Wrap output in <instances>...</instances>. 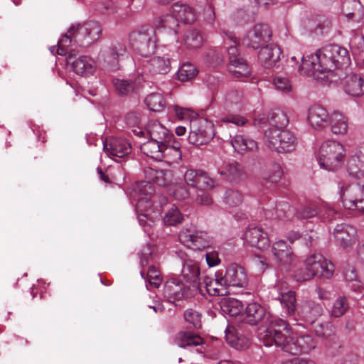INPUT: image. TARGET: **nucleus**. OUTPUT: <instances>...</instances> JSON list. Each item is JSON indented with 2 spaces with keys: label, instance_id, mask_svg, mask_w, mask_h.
Here are the masks:
<instances>
[{
  "label": "nucleus",
  "instance_id": "39",
  "mask_svg": "<svg viewBox=\"0 0 364 364\" xmlns=\"http://www.w3.org/2000/svg\"><path fill=\"white\" fill-rule=\"evenodd\" d=\"M224 107L230 111L240 110L242 107V95L237 90L228 92L224 97Z\"/></svg>",
  "mask_w": 364,
  "mask_h": 364
},
{
  "label": "nucleus",
  "instance_id": "18",
  "mask_svg": "<svg viewBox=\"0 0 364 364\" xmlns=\"http://www.w3.org/2000/svg\"><path fill=\"white\" fill-rule=\"evenodd\" d=\"M200 267L195 260L187 259L185 260L181 269L183 278L191 284L193 291H202V284L200 282Z\"/></svg>",
  "mask_w": 364,
  "mask_h": 364
},
{
  "label": "nucleus",
  "instance_id": "58",
  "mask_svg": "<svg viewBox=\"0 0 364 364\" xmlns=\"http://www.w3.org/2000/svg\"><path fill=\"white\" fill-rule=\"evenodd\" d=\"M113 85L120 95H127L131 92L134 89V85L132 81L122 79H114Z\"/></svg>",
  "mask_w": 364,
  "mask_h": 364
},
{
  "label": "nucleus",
  "instance_id": "46",
  "mask_svg": "<svg viewBox=\"0 0 364 364\" xmlns=\"http://www.w3.org/2000/svg\"><path fill=\"white\" fill-rule=\"evenodd\" d=\"M268 129H286L285 127L289 124V118L284 111L276 110L271 114Z\"/></svg>",
  "mask_w": 364,
  "mask_h": 364
},
{
  "label": "nucleus",
  "instance_id": "36",
  "mask_svg": "<svg viewBox=\"0 0 364 364\" xmlns=\"http://www.w3.org/2000/svg\"><path fill=\"white\" fill-rule=\"evenodd\" d=\"M279 301L285 314L289 316H296V295L292 291L279 292Z\"/></svg>",
  "mask_w": 364,
  "mask_h": 364
},
{
  "label": "nucleus",
  "instance_id": "43",
  "mask_svg": "<svg viewBox=\"0 0 364 364\" xmlns=\"http://www.w3.org/2000/svg\"><path fill=\"white\" fill-rule=\"evenodd\" d=\"M149 70L156 74H166L170 70L171 63L165 57H154L149 61Z\"/></svg>",
  "mask_w": 364,
  "mask_h": 364
},
{
  "label": "nucleus",
  "instance_id": "3",
  "mask_svg": "<svg viewBox=\"0 0 364 364\" xmlns=\"http://www.w3.org/2000/svg\"><path fill=\"white\" fill-rule=\"evenodd\" d=\"M303 264L304 267L297 269L294 274L297 282L309 281L315 277L329 279L334 272L333 264L319 253L308 255Z\"/></svg>",
  "mask_w": 364,
  "mask_h": 364
},
{
  "label": "nucleus",
  "instance_id": "9",
  "mask_svg": "<svg viewBox=\"0 0 364 364\" xmlns=\"http://www.w3.org/2000/svg\"><path fill=\"white\" fill-rule=\"evenodd\" d=\"M75 26V43L88 46L96 41L102 34V28L96 21H88Z\"/></svg>",
  "mask_w": 364,
  "mask_h": 364
},
{
  "label": "nucleus",
  "instance_id": "53",
  "mask_svg": "<svg viewBox=\"0 0 364 364\" xmlns=\"http://www.w3.org/2000/svg\"><path fill=\"white\" fill-rule=\"evenodd\" d=\"M146 279L149 284L154 288H159L162 282L161 272L159 269L154 265L149 267L146 272Z\"/></svg>",
  "mask_w": 364,
  "mask_h": 364
},
{
  "label": "nucleus",
  "instance_id": "41",
  "mask_svg": "<svg viewBox=\"0 0 364 364\" xmlns=\"http://www.w3.org/2000/svg\"><path fill=\"white\" fill-rule=\"evenodd\" d=\"M75 43V26H71L68 32L58 41L57 53L60 55L73 54V50H69L68 48Z\"/></svg>",
  "mask_w": 364,
  "mask_h": 364
},
{
  "label": "nucleus",
  "instance_id": "35",
  "mask_svg": "<svg viewBox=\"0 0 364 364\" xmlns=\"http://www.w3.org/2000/svg\"><path fill=\"white\" fill-rule=\"evenodd\" d=\"M175 342L181 348L198 346L204 343L203 339L200 336L186 331L179 332L175 338Z\"/></svg>",
  "mask_w": 364,
  "mask_h": 364
},
{
  "label": "nucleus",
  "instance_id": "23",
  "mask_svg": "<svg viewBox=\"0 0 364 364\" xmlns=\"http://www.w3.org/2000/svg\"><path fill=\"white\" fill-rule=\"evenodd\" d=\"M329 117L326 109L321 105H314L308 110L307 120L313 128L323 129L328 126Z\"/></svg>",
  "mask_w": 364,
  "mask_h": 364
},
{
  "label": "nucleus",
  "instance_id": "57",
  "mask_svg": "<svg viewBox=\"0 0 364 364\" xmlns=\"http://www.w3.org/2000/svg\"><path fill=\"white\" fill-rule=\"evenodd\" d=\"M314 330L317 336L327 338L333 333V326L329 323H314Z\"/></svg>",
  "mask_w": 364,
  "mask_h": 364
},
{
  "label": "nucleus",
  "instance_id": "14",
  "mask_svg": "<svg viewBox=\"0 0 364 364\" xmlns=\"http://www.w3.org/2000/svg\"><path fill=\"white\" fill-rule=\"evenodd\" d=\"M333 235L336 244L345 250L352 249L358 240L357 229L350 224H338Z\"/></svg>",
  "mask_w": 364,
  "mask_h": 364
},
{
  "label": "nucleus",
  "instance_id": "52",
  "mask_svg": "<svg viewBox=\"0 0 364 364\" xmlns=\"http://www.w3.org/2000/svg\"><path fill=\"white\" fill-rule=\"evenodd\" d=\"M185 321L191 324L194 328L201 327V314L194 309H188L183 314Z\"/></svg>",
  "mask_w": 364,
  "mask_h": 364
},
{
  "label": "nucleus",
  "instance_id": "51",
  "mask_svg": "<svg viewBox=\"0 0 364 364\" xmlns=\"http://www.w3.org/2000/svg\"><path fill=\"white\" fill-rule=\"evenodd\" d=\"M183 220V217L182 214L175 205L171 208L164 218V223L168 225H176L181 223Z\"/></svg>",
  "mask_w": 364,
  "mask_h": 364
},
{
  "label": "nucleus",
  "instance_id": "56",
  "mask_svg": "<svg viewBox=\"0 0 364 364\" xmlns=\"http://www.w3.org/2000/svg\"><path fill=\"white\" fill-rule=\"evenodd\" d=\"M148 211H137L138 220L141 225L145 226L146 225V220L153 222L157 219L161 214V210L156 209V210H151V208H148Z\"/></svg>",
  "mask_w": 364,
  "mask_h": 364
},
{
  "label": "nucleus",
  "instance_id": "42",
  "mask_svg": "<svg viewBox=\"0 0 364 364\" xmlns=\"http://www.w3.org/2000/svg\"><path fill=\"white\" fill-rule=\"evenodd\" d=\"M183 43L187 48L196 50L202 47L203 39L198 31L189 30L184 34Z\"/></svg>",
  "mask_w": 364,
  "mask_h": 364
},
{
  "label": "nucleus",
  "instance_id": "19",
  "mask_svg": "<svg viewBox=\"0 0 364 364\" xmlns=\"http://www.w3.org/2000/svg\"><path fill=\"white\" fill-rule=\"evenodd\" d=\"M322 306L312 301H303L297 308L296 316L300 319L313 324L323 314Z\"/></svg>",
  "mask_w": 364,
  "mask_h": 364
},
{
  "label": "nucleus",
  "instance_id": "16",
  "mask_svg": "<svg viewBox=\"0 0 364 364\" xmlns=\"http://www.w3.org/2000/svg\"><path fill=\"white\" fill-rule=\"evenodd\" d=\"M183 178L186 186L199 190L212 189L216 184L213 178L201 170L188 169Z\"/></svg>",
  "mask_w": 364,
  "mask_h": 364
},
{
  "label": "nucleus",
  "instance_id": "47",
  "mask_svg": "<svg viewBox=\"0 0 364 364\" xmlns=\"http://www.w3.org/2000/svg\"><path fill=\"white\" fill-rule=\"evenodd\" d=\"M164 159L177 161L181 159V144L176 139L166 143L164 149Z\"/></svg>",
  "mask_w": 364,
  "mask_h": 364
},
{
  "label": "nucleus",
  "instance_id": "2",
  "mask_svg": "<svg viewBox=\"0 0 364 364\" xmlns=\"http://www.w3.org/2000/svg\"><path fill=\"white\" fill-rule=\"evenodd\" d=\"M350 63L348 50L337 45L318 50L314 54L302 57L299 71L304 75L326 81H336L331 77L336 69Z\"/></svg>",
  "mask_w": 364,
  "mask_h": 364
},
{
  "label": "nucleus",
  "instance_id": "40",
  "mask_svg": "<svg viewBox=\"0 0 364 364\" xmlns=\"http://www.w3.org/2000/svg\"><path fill=\"white\" fill-rule=\"evenodd\" d=\"M99 60L106 64V67L111 70L117 68L119 60L114 53L111 43L109 46H104L100 51Z\"/></svg>",
  "mask_w": 364,
  "mask_h": 364
},
{
  "label": "nucleus",
  "instance_id": "59",
  "mask_svg": "<svg viewBox=\"0 0 364 364\" xmlns=\"http://www.w3.org/2000/svg\"><path fill=\"white\" fill-rule=\"evenodd\" d=\"M273 85L278 91L284 93H289L292 89L289 80L283 76H276L273 80Z\"/></svg>",
  "mask_w": 364,
  "mask_h": 364
},
{
  "label": "nucleus",
  "instance_id": "44",
  "mask_svg": "<svg viewBox=\"0 0 364 364\" xmlns=\"http://www.w3.org/2000/svg\"><path fill=\"white\" fill-rule=\"evenodd\" d=\"M126 124L132 128V132L136 136L142 137L144 136V131L141 125V119L139 114L136 112H129L125 116Z\"/></svg>",
  "mask_w": 364,
  "mask_h": 364
},
{
  "label": "nucleus",
  "instance_id": "38",
  "mask_svg": "<svg viewBox=\"0 0 364 364\" xmlns=\"http://www.w3.org/2000/svg\"><path fill=\"white\" fill-rule=\"evenodd\" d=\"M220 306L223 312L230 316L239 315L243 309V305L240 301L230 297L222 299Z\"/></svg>",
  "mask_w": 364,
  "mask_h": 364
},
{
  "label": "nucleus",
  "instance_id": "49",
  "mask_svg": "<svg viewBox=\"0 0 364 364\" xmlns=\"http://www.w3.org/2000/svg\"><path fill=\"white\" fill-rule=\"evenodd\" d=\"M198 70L196 67L190 63H183L178 70V78L181 82L191 80L198 75Z\"/></svg>",
  "mask_w": 364,
  "mask_h": 364
},
{
  "label": "nucleus",
  "instance_id": "11",
  "mask_svg": "<svg viewBox=\"0 0 364 364\" xmlns=\"http://www.w3.org/2000/svg\"><path fill=\"white\" fill-rule=\"evenodd\" d=\"M154 189L147 181H139L135 183L132 191V198L136 200L137 211H148V208L153 206L151 198Z\"/></svg>",
  "mask_w": 364,
  "mask_h": 364
},
{
  "label": "nucleus",
  "instance_id": "7",
  "mask_svg": "<svg viewBox=\"0 0 364 364\" xmlns=\"http://www.w3.org/2000/svg\"><path fill=\"white\" fill-rule=\"evenodd\" d=\"M213 124L203 118L192 119L188 141L195 146L208 144L214 136Z\"/></svg>",
  "mask_w": 364,
  "mask_h": 364
},
{
  "label": "nucleus",
  "instance_id": "37",
  "mask_svg": "<svg viewBox=\"0 0 364 364\" xmlns=\"http://www.w3.org/2000/svg\"><path fill=\"white\" fill-rule=\"evenodd\" d=\"M231 144L234 149L240 154H244L247 151L257 149V144L252 139L243 135H236L231 139Z\"/></svg>",
  "mask_w": 364,
  "mask_h": 364
},
{
  "label": "nucleus",
  "instance_id": "12",
  "mask_svg": "<svg viewBox=\"0 0 364 364\" xmlns=\"http://www.w3.org/2000/svg\"><path fill=\"white\" fill-rule=\"evenodd\" d=\"M228 38L236 43L235 38L232 34L227 35ZM228 53L229 55L230 63L228 70L236 77H247L250 73V69L245 60L239 57L237 55V49L235 45L228 47Z\"/></svg>",
  "mask_w": 364,
  "mask_h": 364
},
{
  "label": "nucleus",
  "instance_id": "60",
  "mask_svg": "<svg viewBox=\"0 0 364 364\" xmlns=\"http://www.w3.org/2000/svg\"><path fill=\"white\" fill-rule=\"evenodd\" d=\"M345 279L348 282L351 283L350 287L355 291H360L362 288V285L360 281L358 279V276L355 270L353 268H348L346 269L344 273Z\"/></svg>",
  "mask_w": 364,
  "mask_h": 364
},
{
  "label": "nucleus",
  "instance_id": "22",
  "mask_svg": "<svg viewBox=\"0 0 364 364\" xmlns=\"http://www.w3.org/2000/svg\"><path fill=\"white\" fill-rule=\"evenodd\" d=\"M223 273H217L215 279L211 278L208 276L203 277L202 291H199L203 294V291L205 290L209 294L214 296H225L228 294V285L224 284Z\"/></svg>",
  "mask_w": 364,
  "mask_h": 364
},
{
  "label": "nucleus",
  "instance_id": "8",
  "mask_svg": "<svg viewBox=\"0 0 364 364\" xmlns=\"http://www.w3.org/2000/svg\"><path fill=\"white\" fill-rule=\"evenodd\" d=\"M340 194L346 208L364 212V185L351 184L341 187Z\"/></svg>",
  "mask_w": 364,
  "mask_h": 364
},
{
  "label": "nucleus",
  "instance_id": "5",
  "mask_svg": "<svg viewBox=\"0 0 364 364\" xmlns=\"http://www.w3.org/2000/svg\"><path fill=\"white\" fill-rule=\"evenodd\" d=\"M264 144L278 153H289L296 149L297 139L288 129H267L264 132Z\"/></svg>",
  "mask_w": 364,
  "mask_h": 364
},
{
  "label": "nucleus",
  "instance_id": "31",
  "mask_svg": "<svg viewBox=\"0 0 364 364\" xmlns=\"http://www.w3.org/2000/svg\"><path fill=\"white\" fill-rule=\"evenodd\" d=\"M328 125L334 134L343 135L348 131V118L343 113L334 111L330 114Z\"/></svg>",
  "mask_w": 364,
  "mask_h": 364
},
{
  "label": "nucleus",
  "instance_id": "29",
  "mask_svg": "<svg viewBox=\"0 0 364 364\" xmlns=\"http://www.w3.org/2000/svg\"><path fill=\"white\" fill-rule=\"evenodd\" d=\"M347 171L351 176H364V147L350 156L347 162Z\"/></svg>",
  "mask_w": 364,
  "mask_h": 364
},
{
  "label": "nucleus",
  "instance_id": "4",
  "mask_svg": "<svg viewBox=\"0 0 364 364\" xmlns=\"http://www.w3.org/2000/svg\"><path fill=\"white\" fill-rule=\"evenodd\" d=\"M345 156L346 150L341 143L328 140L321 146L318 161L321 168L333 171L341 166Z\"/></svg>",
  "mask_w": 364,
  "mask_h": 364
},
{
  "label": "nucleus",
  "instance_id": "33",
  "mask_svg": "<svg viewBox=\"0 0 364 364\" xmlns=\"http://www.w3.org/2000/svg\"><path fill=\"white\" fill-rule=\"evenodd\" d=\"M172 14L178 21L184 23H191L196 19V14L193 9L180 3H176L172 6Z\"/></svg>",
  "mask_w": 364,
  "mask_h": 364
},
{
  "label": "nucleus",
  "instance_id": "32",
  "mask_svg": "<svg viewBox=\"0 0 364 364\" xmlns=\"http://www.w3.org/2000/svg\"><path fill=\"white\" fill-rule=\"evenodd\" d=\"M146 178L151 182L157 184L159 186H166L170 182L171 173L167 170H155L152 168H146L144 169Z\"/></svg>",
  "mask_w": 364,
  "mask_h": 364
},
{
  "label": "nucleus",
  "instance_id": "48",
  "mask_svg": "<svg viewBox=\"0 0 364 364\" xmlns=\"http://www.w3.org/2000/svg\"><path fill=\"white\" fill-rule=\"evenodd\" d=\"M148 108L153 112H160L165 107L164 97L160 93H151L145 99Z\"/></svg>",
  "mask_w": 364,
  "mask_h": 364
},
{
  "label": "nucleus",
  "instance_id": "17",
  "mask_svg": "<svg viewBox=\"0 0 364 364\" xmlns=\"http://www.w3.org/2000/svg\"><path fill=\"white\" fill-rule=\"evenodd\" d=\"M277 318L271 316L265 308L257 302L250 303L245 311V321L251 326L264 323L269 326L271 320Z\"/></svg>",
  "mask_w": 364,
  "mask_h": 364
},
{
  "label": "nucleus",
  "instance_id": "21",
  "mask_svg": "<svg viewBox=\"0 0 364 364\" xmlns=\"http://www.w3.org/2000/svg\"><path fill=\"white\" fill-rule=\"evenodd\" d=\"M223 276L224 284H227L228 287H244L247 284L245 269L237 264H230L228 266Z\"/></svg>",
  "mask_w": 364,
  "mask_h": 364
},
{
  "label": "nucleus",
  "instance_id": "54",
  "mask_svg": "<svg viewBox=\"0 0 364 364\" xmlns=\"http://www.w3.org/2000/svg\"><path fill=\"white\" fill-rule=\"evenodd\" d=\"M178 27V21L173 14L164 16L157 25L159 29H164L174 33H176Z\"/></svg>",
  "mask_w": 364,
  "mask_h": 364
},
{
  "label": "nucleus",
  "instance_id": "63",
  "mask_svg": "<svg viewBox=\"0 0 364 364\" xmlns=\"http://www.w3.org/2000/svg\"><path fill=\"white\" fill-rule=\"evenodd\" d=\"M318 215V210L315 205H306L296 212V217L301 219H309Z\"/></svg>",
  "mask_w": 364,
  "mask_h": 364
},
{
  "label": "nucleus",
  "instance_id": "13",
  "mask_svg": "<svg viewBox=\"0 0 364 364\" xmlns=\"http://www.w3.org/2000/svg\"><path fill=\"white\" fill-rule=\"evenodd\" d=\"M196 292L193 291L191 287L186 288L185 285L177 279H168L164 287V296L171 303L192 296Z\"/></svg>",
  "mask_w": 364,
  "mask_h": 364
},
{
  "label": "nucleus",
  "instance_id": "10",
  "mask_svg": "<svg viewBox=\"0 0 364 364\" xmlns=\"http://www.w3.org/2000/svg\"><path fill=\"white\" fill-rule=\"evenodd\" d=\"M272 35V31L267 24L257 23L248 31L242 42L244 46L256 50L269 41Z\"/></svg>",
  "mask_w": 364,
  "mask_h": 364
},
{
  "label": "nucleus",
  "instance_id": "6",
  "mask_svg": "<svg viewBox=\"0 0 364 364\" xmlns=\"http://www.w3.org/2000/svg\"><path fill=\"white\" fill-rule=\"evenodd\" d=\"M129 41L132 48L142 57H149L155 51V31L150 26H144L132 31Z\"/></svg>",
  "mask_w": 364,
  "mask_h": 364
},
{
  "label": "nucleus",
  "instance_id": "64",
  "mask_svg": "<svg viewBox=\"0 0 364 364\" xmlns=\"http://www.w3.org/2000/svg\"><path fill=\"white\" fill-rule=\"evenodd\" d=\"M195 231L184 229L180 231L178 235L179 240L187 247H193Z\"/></svg>",
  "mask_w": 364,
  "mask_h": 364
},
{
  "label": "nucleus",
  "instance_id": "61",
  "mask_svg": "<svg viewBox=\"0 0 364 364\" xmlns=\"http://www.w3.org/2000/svg\"><path fill=\"white\" fill-rule=\"evenodd\" d=\"M95 9L102 14H114L117 6L112 0H100L95 5Z\"/></svg>",
  "mask_w": 364,
  "mask_h": 364
},
{
  "label": "nucleus",
  "instance_id": "25",
  "mask_svg": "<svg viewBox=\"0 0 364 364\" xmlns=\"http://www.w3.org/2000/svg\"><path fill=\"white\" fill-rule=\"evenodd\" d=\"M244 238L247 243L259 250H264L269 246L267 233L259 227L248 228L244 234Z\"/></svg>",
  "mask_w": 364,
  "mask_h": 364
},
{
  "label": "nucleus",
  "instance_id": "55",
  "mask_svg": "<svg viewBox=\"0 0 364 364\" xmlns=\"http://www.w3.org/2000/svg\"><path fill=\"white\" fill-rule=\"evenodd\" d=\"M348 309L347 299L345 296H339L333 304L331 316L340 317L345 314Z\"/></svg>",
  "mask_w": 364,
  "mask_h": 364
},
{
  "label": "nucleus",
  "instance_id": "24",
  "mask_svg": "<svg viewBox=\"0 0 364 364\" xmlns=\"http://www.w3.org/2000/svg\"><path fill=\"white\" fill-rule=\"evenodd\" d=\"M103 148L111 158H122L128 155L132 149L130 144L127 140L120 138L112 139L110 141H106L104 142Z\"/></svg>",
  "mask_w": 364,
  "mask_h": 364
},
{
  "label": "nucleus",
  "instance_id": "26",
  "mask_svg": "<svg viewBox=\"0 0 364 364\" xmlns=\"http://www.w3.org/2000/svg\"><path fill=\"white\" fill-rule=\"evenodd\" d=\"M345 92L352 97H358L364 95V80L358 75H347L343 82Z\"/></svg>",
  "mask_w": 364,
  "mask_h": 364
},
{
  "label": "nucleus",
  "instance_id": "50",
  "mask_svg": "<svg viewBox=\"0 0 364 364\" xmlns=\"http://www.w3.org/2000/svg\"><path fill=\"white\" fill-rule=\"evenodd\" d=\"M224 203L229 207H237L243 201L242 193L235 189H228L223 197Z\"/></svg>",
  "mask_w": 364,
  "mask_h": 364
},
{
  "label": "nucleus",
  "instance_id": "45",
  "mask_svg": "<svg viewBox=\"0 0 364 364\" xmlns=\"http://www.w3.org/2000/svg\"><path fill=\"white\" fill-rule=\"evenodd\" d=\"M221 175L225 176L230 181H237L243 176V170L241 165L237 162L228 164L224 170L220 171Z\"/></svg>",
  "mask_w": 364,
  "mask_h": 364
},
{
  "label": "nucleus",
  "instance_id": "27",
  "mask_svg": "<svg viewBox=\"0 0 364 364\" xmlns=\"http://www.w3.org/2000/svg\"><path fill=\"white\" fill-rule=\"evenodd\" d=\"M149 139L159 141L165 144L174 139V135L164 125L157 121H150L147 125Z\"/></svg>",
  "mask_w": 364,
  "mask_h": 364
},
{
  "label": "nucleus",
  "instance_id": "34",
  "mask_svg": "<svg viewBox=\"0 0 364 364\" xmlns=\"http://www.w3.org/2000/svg\"><path fill=\"white\" fill-rule=\"evenodd\" d=\"M283 170L279 164L272 162L267 164L260 172L262 180L267 183H276L281 179Z\"/></svg>",
  "mask_w": 364,
  "mask_h": 364
},
{
  "label": "nucleus",
  "instance_id": "20",
  "mask_svg": "<svg viewBox=\"0 0 364 364\" xmlns=\"http://www.w3.org/2000/svg\"><path fill=\"white\" fill-rule=\"evenodd\" d=\"M282 50L275 44H269L261 47L258 53V60L261 65L265 68H278Z\"/></svg>",
  "mask_w": 364,
  "mask_h": 364
},
{
  "label": "nucleus",
  "instance_id": "15",
  "mask_svg": "<svg viewBox=\"0 0 364 364\" xmlns=\"http://www.w3.org/2000/svg\"><path fill=\"white\" fill-rule=\"evenodd\" d=\"M272 252L280 267L290 268L296 262V255L290 245L284 240H279L273 243Z\"/></svg>",
  "mask_w": 364,
  "mask_h": 364
},
{
  "label": "nucleus",
  "instance_id": "30",
  "mask_svg": "<svg viewBox=\"0 0 364 364\" xmlns=\"http://www.w3.org/2000/svg\"><path fill=\"white\" fill-rule=\"evenodd\" d=\"M166 144L159 141L149 139L141 146V151L149 157L156 161L164 159V149Z\"/></svg>",
  "mask_w": 364,
  "mask_h": 364
},
{
  "label": "nucleus",
  "instance_id": "62",
  "mask_svg": "<svg viewBox=\"0 0 364 364\" xmlns=\"http://www.w3.org/2000/svg\"><path fill=\"white\" fill-rule=\"evenodd\" d=\"M209 245L208 240V234L203 231H195L193 248L201 249Z\"/></svg>",
  "mask_w": 364,
  "mask_h": 364
},
{
  "label": "nucleus",
  "instance_id": "1",
  "mask_svg": "<svg viewBox=\"0 0 364 364\" xmlns=\"http://www.w3.org/2000/svg\"><path fill=\"white\" fill-rule=\"evenodd\" d=\"M266 346H276L291 355L309 353L316 347L315 339L309 334L294 333L289 323L282 318L271 320L269 326L259 333Z\"/></svg>",
  "mask_w": 364,
  "mask_h": 364
},
{
  "label": "nucleus",
  "instance_id": "28",
  "mask_svg": "<svg viewBox=\"0 0 364 364\" xmlns=\"http://www.w3.org/2000/svg\"><path fill=\"white\" fill-rule=\"evenodd\" d=\"M73 54L68 56V63H70L73 71L80 75L92 73L95 69V60L86 55H81L75 60L72 61Z\"/></svg>",
  "mask_w": 364,
  "mask_h": 364
}]
</instances>
